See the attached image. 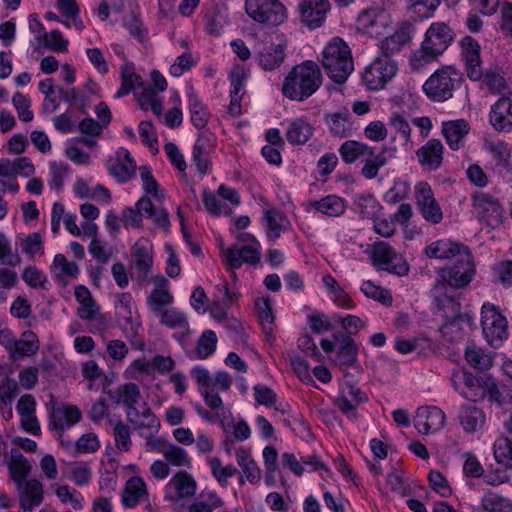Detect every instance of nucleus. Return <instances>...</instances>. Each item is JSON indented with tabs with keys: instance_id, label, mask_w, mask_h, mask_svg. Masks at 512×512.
Wrapping results in <instances>:
<instances>
[{
	"instance_id": "46",
	"label": "nucleus",
	"mask_w": 512,
	"mask_h": 512,
	"mask_svg": "<svg viewBox=\"0 0 512 512\" xmlns=\"http://www.w3.org/2000/svg\"><path fill=\"white\" fill-rule=\"evenodd\" d=\"M188 107L194 127L203 129L208 123L209 112L192 88L188 93Z\"/></svg>"
},
{
	"instance_id": "23",
	"label": "nucleus",
	"mask_w": 512,
	"mask_h": 512,
	"mask_svg": "<svg viewBox=\"0 0 512 512\" xmlns=\"http://www.w3.org/2000/svg\"><path fill=\"white\" fill-rule=\"evenodd\" d=\"M110 399L115 404L123 403L126 408V414L129 421H133L134 417H139V410L136 408V404L141 396L138 385L132 382L124 383L119 385L114 390L108 391Z\"/></svg>"
},
{
	"instance_id": "50",
	"label": "nucleus",
	"mask_w": 512,
	"mask_h": 512,
	"mask_svg": "<svg viewBox=\"0 0 512 512\" xmlns=\"http://www.w3.org/2000/svg\"><path fill=\"white\" fill-rule=\"evenodd\" d=\"M481 508L487 512H512V501L493 491L481 498Z\"/></svg>"
},
{
	"instance_id": "10",
	"label": "nucleus",
	"mask_w": 512,
	"mask_h": 512,
	"mask_svg": "<svg viewBox=\"0 0 512 512\" xmlns=\"http://www.w3.org/2000/svg\"><path fill=\"white\" fill-rule=\"evenodd\" d=\"M246 13L256 22L271 26L282 24L287 11L279 0H246Z\"/></svg>"
},
{
	"instance_id": "59",
	"label": "nucleus",
	"mask_w": 512,
	"mask_h": 512,
	"mask_svg": "<svg viewBox=\"0 0 512 512\" xmlns=\"http://www.w3.org/2000/svg\"><path fill=\"white\" fill-rule=\"evenodd\" d=\"M440 3L441 0H409V10L421 20L428 19Z\"/></svg>"
},
{
	"instance_id": "44",
	"label": "nucleus",
	"mask_w": 512,
	"mask_h": 512,
	"mask_svg": "<svg viewBox=\"0 0 512 512\" xmlns=\"http://www.w3.org/2000/svg\"><path fill=\"white\" fill-rule=\"evenodd\" d=\"M132 256L139 278L146 279L153 263L151 248L137 242L132 248Z\"/></svg>"
},
{
	"instance_id": "31",
	"label": "nucleus",
	"mask_w": 512,
	"mask_h": 512,
	"mask_svg": "<svg viewBox=\"0 0 512 512\" xmlns=\"http://www.w3.org/2000/svg\"><path fill=\"white\" fill-rule=\"evenodd\" d=\"M197 483L193 476L186 471L177 472L168 482L166 489L173 491L171 499H185L193 496L196 492Z\"/></svg>"
},
{
	"instance_id": "4",
	"label": "nucleus",
	"mask_w": 512,
	"mask_h": 512,
	"mask_svg": "<svg viewBox=\"0 0 512 512\" xmlns=\"http://www.w3.org/2000/svg\"><path fill=\"white\" fill-rule=\"evenodd\" d=\"M463 81L462 73L452 66L437 69L423 84L427 97L436 102H444L453 97Z\"/></svg>"
},
{
	"instance_id": "51",
	"label": "nucleus",
	"mask_w": 512,
	"mask_h": 512,
	"mask_svg": "<svg viewBox=\"0 0 512 512\" xmlns=\"http://www.w3.org/2000/svg\"><path fill=\"white\" fill-rule=\"evenodd\" d=\"M217 336L213 330H205L199 337L195 351L192 352L191 357L197 359H207L216 350Z\"/></svg>"
},
{
	"instance_id": "12",
	"label": "nucleus",
	"mask_w": 512,
	"mask_h": 512,
	"mask_svg": "<svg viewBox=\"0 0 512 512\" xmlns=\"http://www.w3.org/2000/svg\"><path fill=\"white\" fill-rule=\"evenodd\" d=\"M47 407L50 409L49 428L57 432L60 437L66 427L75 425L82 418V413L76 405L65 403L58 405L53 395H50Z\"/></svg>"
},
{
	"instance_id": "57",
	"label": "nucleus",
	"mask_w": 512,
	"mask_h": 512,
	"mask_svg": "<svg viewBox=\"0 0 512 512\" xmlns=\"http://www.w3.org/2000/svg\"><path fill=\"white\" fill-rule=\"evenodd\" d=\"M158 317L160 324L170 329H187L189 324L186 315L175 308L166 309Z\"/></svg>"
},
{
	"instance_id": "54",
	"label": "nucleus",
	"mask_w": 512,
	"mask_h": 512,
	"mask_svg": "<svg viewBox=\"0 0 512 512\" xmlns=\"http://www.w3.org/2000/svg\"><path fill=\"white\" fill-rule=\"evenodd\" d=\"M493 454L498 464L512 469V441L507 437L498 438L493 445Z\"/></svg>"
},
{
	"instance_id": "1",
	"label": "nucleus",
	"mask_w": 512,
	"mask_h": 512,
	"mask_svg": "<svg viewBox=\"0 0 512 512\" xmlns=\"http://www.w3.org/2000/svg\"><path fill=\"white\" fill-rule=\"evenodd\" d=\"M322 82L319 65L312 60H306L291 68L283 80L281 92L292 101L303 102L319 90Z\"/></svg>"
},
{
	"instance_id": "5",
	"label": "nucleus",
	"mask_w": 512,
	"mask_h": 512,
	"mask_svg": "<svg viewBox=\"0 0 512 512\" xmlns=\"http://www.w3.org/2000/svg\"><path fill=\"white\" fill-rule=\"evenodd\" d=\"M475 275V262L469 249L462 252L454 265L440 269L437 280L458 290L469 286Z\"/></svg>"
},
{
	"instance_id": "61",
	"label": "nucleus",
	"mask_w": 512,
	"mask_h": 512,
	"mask_svg": "<svg viewBox=\"0 0 512 512\" xmlns=\"http://www.w3.org/2000/svg\"><path fill=\"white\" fill-rule=\"evenodd\" d=\"M255 306L263 329L268 332V330H271V326L275 320L270 297L257 298Z\"/></svg>"
},
{
	"instance_id": "28",
	"label": "nucleus",
	"mask_w": 512,
	"mask_h": 512,
	"mask_svg": "<svg viewBox=\"0 0 512 512\" xmlns=\"http://www.w3.org/2000/svg\"><path fill=\"white\" fill-rule=\"evenodd\" d=\"M470 131V125L465 119L445 121L442 123V134L450 149L457 151L463 145Z\"/></svg>"
},
{
	"instance_id": "49",
	"label": "nucleus",
	"mask_w": 512,
	"mask_h": 512,
	"mask_svg": "<svg viewBox=\"0 0 512 512\" xmlns=\"http://www.w3.org/2000/svg\"><path fill=\"white\" fill-rule=\"evenodd\" d=\"M445 323L441 326L440 332L447 341L449 342H458L463 336V323L465 322V317L459 313L456 316H449V318H445Z\"/></svg>"
},
{
	"instance_id": "13",
	"label": "nucleus",
	"mask_w": 512,
	"mask_h": 512,
	"mask_svg": "<svg viewBox=\"0 0 512 512\" xmlns=\"http://www.w3.org/2000/svg\"><path fill=\"white\" fill-rule=\"evenodd\" d=\"M455 290L447 283H442L437 279L430 289V297L434 306L444 318L461 313L460 294L456 293Z\"/></svg>"
},
{
	"instance_id": "7",
	"label": "nucleus",
	"mask_w": 512,
	"mask_h": 512,
	"mask_svg": "<svg viewBox=\"0 0 512 512\" xmlns=\"http://www.w3.org/2000/svg\"><path fill=\"white\" fill-rule=\"evenodd\" d=\"M472 213L486 227L495 229L503 222L504 209L499 199L490 193L477 191L472 194Z\"/></svg>"
},
{
	"instance_id": "14",
	"label": "nucleus",
	"mask_w": 512,
	"mask_h": 512,
	"mask_svg": "<svg viewBox=\"0 0 512 512\" xmlns=\"http://www.w3.org/2000/svg\"><path fill=\"white\" fill-rule=\"evenodd\" d=\"M397 72V66L391 59L376 58L362 74V80L369 90L382 89Z\"/></svg>"
},
{
	"instance_id": "38",
	"label": "nucleus",
	"mask_w": 512,
	"mask_h": 512,
	"mask_svg": "<svg viewBox=\"0 0 512 512\" xmlns=\"http://www.w3.org/2000/svg\"><path fill=\"white\" fill-rule=\"evenodd\" d=\"M121 85L115 94V98H121L128 95L136 87L144 88L142 77L136 73L135 66L132 62L126 61L120 70Z\"/></svg>"
},
{
	"instance_id": "8",
	"label": "nucleus",
	"mask_w": 512,
	"mask_h": 512,
	"mask_svg": "<svg viewBox=\"0 0 512 512\" xmlns=\"http://www.w3.org/2000/svg\"><path fill=\"white\" fill-rule=\"evenodd\" d=\"M481 325L483 335L487 342L494 348L502 345L508 337V324L499 308L486 302L481 309Z\"/></svg>"
},
{
	"instance_id": "37",
	"label": "nucleus",
	"mask_w": 512,
	"mask_h": 512,
	"mask_svg": "<svg viewBox=\"0 0 512 512\" xmlns=\"http://www.w3.org/2000/svg\"><path fill=\"white\" fill-rule=\"evenodd\" d=\"M342 160L347 164H353L358 160H364L367 156H374V147L363 142L347 140L339 148Z\"/></svg>"
},
{
	"instance_id": "19",
	"label": "nucleus",
	"mask_w": 512,
	"mask_h": 512,
	"mask_svg": "<svg viewBox=\"0 0 512 512\" xmlns=\"http://www.w3.org/2000/svg\"><path fill=\"white\" fill-rule=\"evenodd\" d=\"M109 173L117 179L119 183H126L136 176V163L130 152L123 147L117 149L115 157L107 162Z\"/></svg>"
},
{
	"instance_id": "48",
	"label": "nucleus",
	"mask_w": 512,
	"mask_h": 512,
	"mask_svg": "<svg viewBox=\"0 0 512 512\" xmlns=\"http://www.w3.org/2000/svg\"><path fill=\"white\" fill-rule=\"evenodd\" d=\"M39 346L37 335L31 330H27L21 334L20 339L16 340L11 355L12 357H30L38 352Z\"/></svg>"
},
{
	"instance_id": "35",
	"label": "nucleus",
	"mask_w": 512,
	"mask_h": 512,
	"mask_svg": "<svg viewBox=\"0 0 512 512\" xmlns=\"http://www.w3.org/2000/svg\"><path fill=\"white\" fill-rule=\"evenodd\" d=\"M263 219L266 222V235L271 241L280 238L282 232L288 229V218L282 211L276 208L266 209Z\"/></svg>"
},
{
	"instance_id": "26",
	"label": "nucleus",
	"mask_w": 512,
	"mask_h": 512,
	"mask_svg": "<svg viewBox=\"0 0 512 512\" xmlns=\"http://www.w3.org/2000/svg\"><path fill=\"white\" fill-rule=\"evenodd\" d=\"M489 121L498 132L509 133L512 131V99L501 97L492 106L489 113Z\"/></svg>"
},
{
	"instance_id": "60",
	"label": "nucleus",
	"mask_w": 512,
	"mask_h": 512,
	"mask_svg": "<svg viewBox=\"0 0 512 512\" xmlns=\"http://www.w3.org/2000/svg\"><path fill=\"white\" fill-rule=\"evenodd\" d=\"M162 454L166 461L173 466L182 467L191 464V459L185 449L177 445L169 444L163 449Z\"/></svg>"
},
{
	"instance_id": "3",
	"label": "nucleus",
	"mask_w": 512,
	"mask_h": 512,
	"mask_svg": "<svg viewBox=\"0 0 512 512\" xmlns=\"http://www.w3.org/2000/svg\"><path fill=\"white\" fill-rule=\"evenodd\" d=\"M322 66L328 77L337 84L347 81L354 70L349 46L341 38H333L322 52Z\"/></svg>"
},
{
	"instance_id": "62",
	"label": "nucleus",
	"mask_w": 512,
	"mask_h": 512,
	"mask_svg": "<svg viewBox=\"0 0 512 512\" xmlns=\"http://www.w3.org/2000/svg\"><path fill=\"white\" fill-rule=\"evenodd\" d=\"M139 413V417L133 416V421L130 422L137 428H147L152 429L154 432H158L160 428V421L145 403L143 404L142 411H139Z\"/></svg>"
},
{
	"instance_id": "17",
	"label": "nucleus",
	"mask_w": 512,
	"mask_h": 512,
	"mask_svg": "<svg viewBox=\"0 0 512 512\" xmlns=\"http://www.w3.org/2000/svg\"><path fill=\"white\" fill-rule=\"evenodd\" d=\"M328 0H301L298 4V12L301 22L310 30L321 27L330 11Z\"/></svg>"
},
{
	"instance_id": "34",
	"label": "nucleus",
	"mask_w": 512,
	"mask_h": 512,
	"mask_svg": "<svg viewBox=\"0 0 512 512\" xmlns=\"http://www.w3.org/2000/svg\"><path fill=\"white\" fill-rule=\"evenodd\" d=\"M314 134V127L305 118H296L288 122L286 139L292 145H304Z\"/></svg>"
},
{
	"instance_id": "33",
	"label": "nucleus",
	"mask_w": 512,
	"mask_h": 512,
	"mask_svg": "<svg viewBox=\"0 0 512 512\" xmlns=\"http://www.w3.org/2000/svg\"><path fill=\"white\" fill-rule=\"evenodd\" d=\"M443 144L438 139H431L416 152L418 161L433 170L440 167L443 160Z\"/></svg>"
},
{
	"instance_id": "41",
	"label": "nucleus",
	"mask_w": 512,
	"mask_h": 512,
	"mask_svg": "<svg viewBox=\"0 0 512 512\" xmlns=\"http://www.w3.org/2000/svg\"><path fill=\"white\" fill-rule=\"evenodd\" d=\"M464 357L467 364L476 370H489L493 366L491 352L475 344L466 346Z\"/></svg>"
},
{
	"instance_id": "24",
	"label": "nucleus",
	"mask_w": 512,
	"mask_h": 512,
	"mask_svg": "<svg viewBox=\"0 0 512 512\" xmlns=\"http://www.w3.org/2000/svg\"><path fill=\"white\" fill-rule=\"evenodd\" d=\"M389 24V15L379 9L365 10L357 18L358 28L371 37L383 35Z\"/></svg>"
},
{
	"instance_id": "43",
	"label": "nucleus",
	"mask_w": 512,
	"mask_h": 512,
	"mask_svg": "<svg viewBox=\"0 0 512 512\" xmlns=\"http://www.w3.org/2000/svg\"><path fill=\"white\" fill-rule=\"evenodd\" d=\"M236 460L243 471V475L240 478V484L244 483V479L251 483L258 482L260 480V469L248 450L239 448L236 451Z\"/></svg>"
},
{
	"instance_id": "55",
	"label": "nucleus",
	"mask_w": 512,
	"mask_h": 512,
	"mask_svg": "<svg viewBox=\"0 0 512 512\" xmlns=\"http://www.w3.org/2000/svg\"><path fill=\"white\" fill-rule=\"evenodd\" d=\"M385 153V149L376 153V149L374 148V156H367L366 159L363 160L364 166L361 169L363 177L366 179H374L377 176L379 169L387 163Z\"/></svg>"
},
{
	"instance_id": "36",
	"label": "nucleus",
	"mask_w": 512,
	"mask_h": 512,
	"mask_svg": "<svg viewBox=\"0 0 512 512\" xmlns=\"http://www.w3.org/2000/svg\"><path fill=\"white\" fill-rule=\"evenodd\" d=\"M147 496L146 484L140 477H131L122 492V504L125 508H134Z\"/></svg>"
},
{
	"instance_id": "29",
	"label": "nucleus",
	"mask_w": 512,
	"mask_h": 512,
	"mask_svg": "<svg viewBox=\"0 0 512 512\" xmlns=\"http://www.w3.org/2000/svg\"><path fill=\"white\" fill-rule=\"evenodd\" d=\"M465 250H469V248L449 239H441L427 245L425 255L433 259L448 260L460 257Z\"/></svg>"
},
{
	"instance_id": "30",
	"label": "nucleus",
	"mask_w": 512,
	"mask_h": 512,
	"mask_svg": "<svg viewBox=\"0 0 512 512\" xmlns=\"http://www.w3.org/2000/svg\"><path fill=\"white\" fill-rule=\"evenodd\" d=\"M145 214L147 217L154 215V205L148 196H142L135 204V207H126L122 211L121 220L125 227L140 228L142 226L141 215Z\"/></svg>"
},
{
	"instance_id": "27",
	"label": "nucleus",
	"mask_w": 512,
	"mask_h": 512,
	"mask_svg": "<svg viewBox=\"0 0 512 512\" xmlns=\"http://www.w3.org/2000/svg\"><path fill=\"white\" fill-rule=\"evenodd\" d=\"M168 285L169 282L164 276H157L155 287L147 297V305L156 316L165 311V308L174 301L173 295L168 291Z\"/></svg>"
},
{
	"instance_id": "9",
	"label": "nucleus",
	"mask_w": 512,
	"mask_h": 512,
	"mask_svg": "<svg viewBox=\"0 0 512 512\" xmlns=\"http://www.w3.org/2000/svg\"><path fill=\"white\" fill-rule=\"evenodd\" d=\"M278 41H270L259 46L253 60L264 72H277L287 59L288 43L284 36H277Z\"/></svg>"
},
{
	"instance_id": "40",
	"label": "nucleus",
	"mask_w": 512,
	"mask_h": 512,
	"mask_svg": "<svg viewBox=\"0 0 512 512\" xmlns=\"http://www.w3.org/2000/svg\"><path fill=\"white\" fill-rule=\"evenodd\" d=\"M458 418L463 429L468 433H473L484 425L486 417L482 409L471 404H464L459 410Z\"/></svg>"
},
{
	"instance_id": "42",
	"label": "nucleus",
	"mask_w": 512,
	"mask_h": 512,
	"mask_svg": "<svg viewBox=\"0 0 512 512\" xmlns=\"http://www.w3.org/2000/svg\"><path fill=\"white\" fill-rule=\"evenodd\" d=\"M349 117L350 113L348 110L326 114L325 123L328 126L329 132L339 138L349 136L352 130Z\"/></svg>"
},
{
	"instance_id": "11",
	"label": "nucleus",
	"mask_w": 512,
	"mask_h": 512,
	"mask_svg": "<svg viewBox=\"0 0 512 512\" xmlns=\"http://www.w3.org/2000/svg\"><path fill=\"white\" fill-rule=\"evenodd\" d=\"M490 375L475 376L467 370L454 371L451 376L453 388L465 399L477 402L485 398V385Z\"/></svg>"
},
{
	"instance_id": "52",
	"label": "nucleus",
	"mask_w": 512,
	"mask_h": 512,
	"mask_svg": "<svg viewBox=\"0 0 512 512\" xmlns=\"http://www.w3.org/2000/svg\"><path fill=\"white\" fill-rule=\"evenodd\" d=\"M52 268L55 271V278L58 280L75 279L80 272L79 266L73 261H68L63 254L55 255Z\"/></svg>"
},
{
	"instance_id": "15",
	"label": "nucleus",
	"mask_w": 512,
	"mask_h": 512,
	"mask_svg": "<svg viewBox=\"0 0 512 512\" xmlns=\"http://www.w3.org/2000/svg\"><path fill=\"white\" fill-rule=\"evenodd\" d=\"M414 193L422 217L432 224L440 223L443 219V212L434 197L431 186L427 182H419L415 185Z\"/></svg>"
},
{
	"instance_id": "25",
	"label": "nucleus",
	"mask_w": 512,
	"mask_h": 512,
	"mask_svg": "<svg viewBox=\"0 0 512 512\" xmlns=\"http://www.w3.org/2000/svg\"><path fill=\"white\" fill-rule=\"evenodd\" d=\"M19 506L23 511H32L41 505L44 499L42 483L37 479L22 481L16 485Z\"/></svg>"
},
{
	"instance_id": "22",
	"label": "nucleus",
	"mask_w": 512,
	"mask_h": 512,
	"mask_svg": "<svg viewBox=\"0 0 512 512\" xmlns=\"http://www.w3.org/2000/svg\"><path fill=\"white\" fill-rule=\"evenodd\" d=\"M445 424V414L437 406H422L416 411L414 427L420 434L434 433Z\"/></svg>"
},
{
	"instance_id": "32",
	"label": "nucleus",
	"mask_w": 512,
	"mask_h": 512,
	"mask_svg": "<svg viewBox=\"0 0 512 512\" xmlns=\"http://www.w3.org/2000/svg\"><path fill=\"white\" fill-rule=\"evenodd\" d=\"M212 148L211 134L201 132L192 149V161L197 171L205 175L210 170L209 153Z\"/></svg>"
},
{
	"instance_id": "45",
	"label": "nucleus",
	"mask_w": 512,
	"mask_h": 512,
	"mask_svg": "<svg viewBox=\"0 0 512 512\" xmlns=\"http://www.w3.org/2000/svg\"><path fill=\"white\" fill-rule=\"evenodd\" d=\"M31 468L30 462L20 452L17 450L12 451L10 461L8 462V470L15 485L28 480L27 477Z\"/></svg>"
},
{
	"instance_id": "58",
	"label": "nucleus",
	"mask_w": 512,
	"mask_h": 512,
	"mask_svg": "<svg viewBox=\"0 0 512 512\" xmlns=\"http://www.w3.org/2000/svg\"><path fill=\"white\" fill-rule=\"evenodd\" d=\"M209 466L211 468L212 475L222 486H226L228 479L238 474V470L234 465L229 464L227 466H223L218 457L211 458L209 460Z\"/></svg>"
},
{
	"instance_id": "20",
	"label": "nucleus",
	"mask_w": 512,
	"mask_h": 512,
	"mask_svg": "<svg viewBox=\"0 0 512 512\" xmlns=\"http://www.w3.org/2000/svg\"><path fill=\"white\" fill-rule=\"evenodd\" d=\"M416 33L414 25L410 22L401 23L396 31L380 42V51L385 59H390L411 42Z\"/></svg>"
},
{
	"instance_id": "56",
	"label": "nucleus",
	"mask_w": 512,
	"mask_h": 512,
	"mask_svg": "<svg viewBox=\"0 0 512 512\" xmlns=\"http://www.w3.org/2000/svg\"><path fill=\"white\" fill-rule=\"evenodd\" d=\"M55 494L63 504H71L75 510L83 508L84 497L76 489L68 485H57Z\"/></svg>"
},
{
	"instance_id": "2",
	"label": "nucleus",
	"mask_w": 512,
	"mask_h": 512,
	"mask_svg": "<svg viewBox=\"0 0 512 512\" xmlns=\"http://www.w3.org/2000/svg\"><path fill=\"white\" fill-rule=\"evenodd\" d=\"M453 38V31L446 23H432L425 33L420 48L415 51L411 57V66L413 69H421L425 65L437 60L449 47Z\"/></svg>"
},
{
	"instance_id": "18",
	"label": "nucleus",
	"mask_w": 512,
	"mask_h": 512,
	"mask_svg": "<svg viewBox=\"0 0 512 512\" xmlns=\"http://www.w3.org/2000/svg\"><path fill=\"white\" fill-rule=\"evenodd\" d=\"M461 56L465 64V70L468 78L472 81H478L483 76L481 68L480 45L471 36H465L460 41Z\"/></svg>"
},
{
	"instance_id": "16",
	"label": "nucleus",
	"mask_w": 512,
	"mask_h": 512,
	"mask_svg": "<svg viewBox=\"0 0 512 512\" xmlns=\"http://www.w3.org/2000/svg\"><path fill=\"white\" fill-rule=\"evenodd\" d=\"M260 245L247 244L238 248L237 244L222 250L223 262L227 269L231 270L233 277H236L234 270L240 268L243 263L256 264L260 261Z\"/></svg>"
},
{
	"instance_id": "39",
	"label": "nucleus",
	"mask_w": 512,
	"mask_h": 512,
	"mask_svg": "<svg viewBox=\"0 0 512 512\" xmlns=\"http://www.w3.org/2000/svg\"><path fill=\"white\" fill-rule=\"evenodd\" d=\"M333 338L339 342L337 359L341 365L353 366L358 360V346L349 335L335 333Z\"/></svg>"
},
{
	"instance_id": "21",
	"label": "nucleus",
	"mask_w": 512,
	"mask_h": 512,
	"mask_svg": "<svg viewBox=\"0 0 512 512\" xmlns=\"http://www.w3.org/2000/svg\"><path fill=\"white\" fill-rule=\"evenodd\" d=\"M191 373L195 377L196 384L205 404L210 409L216 410L215 416L219 417L217 410L223 407V401L218 395V391L211 388L213 385V376L206 368L201 366L194 367Z\"/></svg>"
},
{
	"instance_id": "64",
	"label": "nucleus",
	"mask_w": 512,
	"mask_h": 512,
	"mask_svg": "<svg viewBox=\"0 0 512 512\" xmlns=\"http://www.w3.org/2000/svg\"><path fill=\"white\" fill-rule=\"evenodd\" d=\"M20 389L16 380L4 377L0 381V401L5 405H11L19 395Z\"/></svg>"
},
{
	"instance_id": "47",
	"label": "nucleus",
	"mask_w": 512,
	"mask_h": 512,
	"mask_svg": "<svg viewBox=\"0 0 512 512\" xmlns=\"http://www.w3.org/2000/svg\"><path fill=\"white\" fill-rule=\"evenodd\" d=\"M311 206L316 211L329 217H339L346 209L344 200L337 195H328L320 200L313 201Z\"/></svg>"
},
{
	"instance_id": "63",
	"label": "nucleus",
	"mask_w": 512,
	"mask_h": 512,
	"mask_svg": "<svg viewBox=\"0 0 512 512\" xmlns=\"http://www.w3.org/2000/svg\"><path fill=\"white\" fill-rule=\"evenodd\" d=\"M12 103L17 111L18 117L23 122H30L34 118L33 112L30 110L31 100L21 92L14 93Z\"/></svg>"
},
{
	"instance_id": "6",
	"label": "nucleus",
	"mask_w": 512,
	"mask_h": 512,
	"mask_svg": "<svg viewBox=\"0 0 512 512\" xmlns=\"http://www.w3.org/2000/svg\"><path fill=\"white\" fill-rule=\"evenodd\" d=\"M372 265L377 270L405 276L409 272V265L404 257L384 241H376L369 250Z\"/></svg>"
},
{
	"instance_id": "53",
	"label": "nucleus",
	"mask_w": 512,
	"mask_h": 512,
	"mask_svg": "<svg viewBox=\"0 0 512 512\" xmlns=\"http://www.w3.org/2000/svg\"><path fill=\"white\" fill-rule=\"evenodd\" d=\"M485 385V397L499 407L506 406L512 399V394L507 389H500L493 377H489Z\"/></svg>"
}]
</instances>
